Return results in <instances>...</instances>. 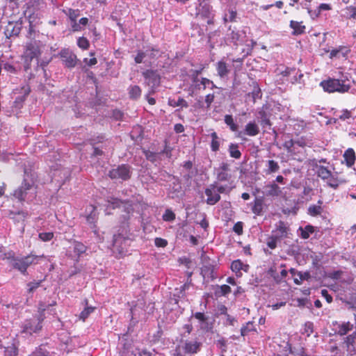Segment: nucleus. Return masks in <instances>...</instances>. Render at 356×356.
I'll list each match as a JSON object with an SVG mask.
<instances>
[{
  "instance_id": "f257e3e1",
  "label": "nucleus",
  "mask_w": 356,
  "mask_h": 356,
  "mask_svg": "<svg viewBox=\"0 0 356 356\" xmlns=\"http://www.w3.org/2000/svg\"><path fill=\"white\" fill-rule=\"evenodd\" d=\"M29 29L27 38L31 39L30 42H27L25 52V62L28 60H32L33 58H38L40 54V41L37 38L39 37V31L36 29L40 24V18L35 15H30L29 17Z\"/></svg>"
},
{
  "instance_id": "f03ea898",
  "label": "nucleus",
  "mask_w": 356,
  "mask_h": 356,
  "mask_svg": "<svg viewBox=\"0 0 356 356\" xmlns=\"http://www.w3.org/2000/svg\"><path fill=\"white\" fill-rule=\"evenodd\" d=\"M320 86L323 90L327 92H348L352 86V81L346 76H342L340 79H328L322 81Z\"/></svg>"
},
{
  "instance_id": "7ed1b4c3",
  "label": "nucleus",
  "mask_w": 356,
  "mask_h": 356,
  "mask_svg": "<svg viewBox=\"0 0 356 356\" xmlns=\"http://www.w3.org/2000/svg\"><path fill=\"white\" fill-rule=\"evenodd\" d=\"M22 29V23L19 22H17L15 23L10 22L6 29L3 33L0 32V35H4L5 37H2L0 40V47L2 45H5L8 42V39L10 38H15L18 37L21 33Z\"/></svg>"
},
{
  "instance_id": "20e7f679",
  "label": "nucleus",
  "mask_w": 356,
  "mask_h": 356,
  "mask_svg": "<svg viewBox=\"0 0 356 356\" xmlns=\"http://www.w3.org/2000/svg\"><path fill=\"white\" fill-rule=\"evenodd\" d=\"M12 207L9 209V216L11 218H15L16 215H20L22 208V187H19L13 193L10 197Z\"/></svg>"
},
{
  "instance_id": "39448f33",
  "label": "nucleus",
  "mask_w": 356,
  "mask_h": 356,
  "mask_svg": "<svg viewBox=\"0 0 356 356\" xmlns=\"http://www.w3.org/2000/svg\"><path fill=\"white\" fill-rule=\"evenodd\" d=\"M159 50L155 49H147L145 51L140 50L134 58L136 63H144L147 66H150L152 61L158 56Z\"/></svg>"
},
{
  "instance_id": "423d86ee",
  "label": "nucleus",
  "mask_w": 356,
  "mask_h": 356,
  "mask_svg": "<svg viewBox=\"0 0 356 356\" xmlns=\"http://www.w3.org/2000/svg\"><path fill=\"white\" fill-rule=\"evenodd\" d=\"M131 167L129 165L122 164L111 169L108 172V176L112 179L127 180L131 176Z\"/></svg>"
},
{
  "instance_id": "0eeeda50",
  "label": "nucleus",
  "mask_w": 356,
  "mask_h": 356,
  "mask_svg": "<svg viewBox=\"0 0 356 356\" xmlns=\"http://www.w3.org/2000/svg\"><path fill=\"white\" fill-rule=\"evenodd\" d=\"M129 238H126L121 234L113 236V252L118 254L117 257H123L126 252L128 244Z\"/></svg>"
},
{
  "instance_id": "6e6552de",
  "label": "nucleus",
  "mask_w": 356,
  "mask_h": 356,
  "mask_svg": "<svg viewBox=\"0 0 356 356\" xmlns=\"http://www.w3.org/2000/svg\"><path fill=\"white\" fill-rule=\"evenodd\" d=\"M246 31L245 30H234L229 28L227 33V40L236 45L246 42Z\"/></svg>"
},
{
  "instance_id": "1a4fd4ad",
  "label": "nucleus",
  "mask_w": 356,
  "mask_h": 356,
  "mask_svg": "<svg viewBox=\"0 0 356 356\" xmlns=\"http://www.w3.org/2000/svg\"><path fill=\"white\" fill-rule=\"evenodd\" d=\"M207 196L206 203L209 205H215L220 200V195L217 191V182L210 184L204 191Z\"/></svg>"
},
{
  "instance_id": "9d476101",
  "label": "nucleus",
  "mask_w": 356,
  "mask_h": 356,
  "mask_svg": "<svg viewBox=\"0 0 356 356\" xmlns=\"http://www.w3.org/2000/svg\"><path fill=\"white\" fill-rule=\"evenodd\" d=\"M0 257H1L2 260H6L11 268L22 271V261L15 257L14 252L10 251L6 253H1Z\"/></svg>"
},
{
  "instance_id": "9b49d317",
  "label": "nucleus",
  "mask_w": 356,
  "mask_h": 356,
  "mask_svg": "<svg viewBox=\"0 0 356 356\" xmlns=\"http://www.w3.org/2000/svg\"><path fill=\"white\" fill-rule=\"evenodd\" d=\"M60 57L64 65L68 67L72 68L75 67L77 63L76 56L70 49H64L60 52Z\"/></svg>"
},
{
  "instance_id": "f8f14e48",
  "label": "nucleus",
  "mask_w": 356,
  "mask_h": 356,
  "mask_svg": "<svg viewBox=\"0 0 356 356\" xmlns=\"http://www.w3.org/2000/svg\"><path fill=\"white\" fill-rule=\"evenodd\" d=\"M202 347V343L196 339L186 340L181 346L182 350L186 354H196Z\"/></svg>"
},
{
  "instance_id": "ddd939ff",
  "label": "nucleus",
  "mask_w": 356,
  "mask_h": 356,
  "mask_svg": "<svg viewBox=\"0 0 356 356\" xmlns=\"http://www.w3.org/2000/svg\"><path fill=\"white\" fill-rule=\"evenodd\" d=\"M69 249L67 255L72 258H76V260L78 261V258L86 252L87 248L82 243L74 241Z\"/></svg>"
},
{
  "instance_id": "4468645a",
  "label": "nucleus",
  "mask_w": 356,
  "mask_h": 356,
  "mask_svg": "<svg viewBox=\"0 0 356 356\" xmlns=\"http://www.w3.org/2000/svg\"><path fill=\"white\" fill-rule=\"evenodd\" d=\"M215 65L217 75L221 79H227L229 74L231 72V65L227 63L224 58L218 61Z\"/></svg>"
},
{
  "instance_id": "2eb2a0df",
  "label": "nucleus",
  "mask_w": 356,
  "mask_h": 356,
  "mask_svg": "<svg viewBox=\"0 0 356 356\" xmlns=\"http://www.w3.org/2000/svg\"><path fill=\"white\" fill-rule=\"evenodd\" d=\"M145 79V83L150 87L152 92H154V88L159 85L160 79L156 73L152 71L147 70L143 73Z\"/></svg>"
},
{
  "instance_id": "dca6fc26",
  "label": "nucleus",
  "mask_w": 356,
  "mask_h": 356,
  "mask_svg": "<svg viewBox=\"0 0 356 356\" xmlns=\"http://www.w3.org/2000/svg\"><path fill=\"white\" fill-rule=\"evenodd\" d=\"M196 7V15L203 17H210L212 15V10L207 1H200Z\"/></svg>"
},
{
  "instance_id": "f3484780",
  "label": "nucleus",
  "mask_w": 356,
  "mask_h": 356,
  "mask_svg": "<svg viewBox=\"0 0 356 356\" xmlns=\"http://www.w3.org/2000/svg\"><path fill=\"white\" fill-rule=\"evenodd\" d=\"M346 350L350 353H356V331L344 338Z\"/></svg>"
},
{
  "instance_id": "a211bd4d",
  "label": "nucleus",
  "mask_w": 356,
  "mask_h": 356,
  "mask_svg": "<svg viewBox=\"0 0 356 356\" xmlns=\"http://www.w3.org/2000/svg\"><path fill=\"white\" fill-rule=\"evenodd\" d=\"M259 133V127L257 123L254 121L249 122L245 127L243 134L249 136H255ZM243 132L239 134V136H241Z\"/></svg>"
},
{
  "instance_id": "6ab92c4d",
  "label": "nucleus",
  "mask_w": 356,
  "mask_h": 356,
  "mask_svg": "<svg viewBox=\"0 0 356 356\" xmlns=\"http://www.w3.org/2000/svg\"><path fill=\"white\" fill-rule=\"evenodd\" d=\"M36 176L34 172H24V190L30 189L35 181Z\"/></svg>"
},
{
  "instance_id": "aec40b11",
  "label": "nucleus",
  "mask_w": 356,
  "mask_h": 356,
  "mask_svg": "<svg viewBox=\"0 0 356 356\" xmlns=\"http://www.w3.org/2000/svg\"><path fill=\"white\" fill-rule=\"evenodd\" d=\"M288 232V227L284 222L280 220L276 224V228L273 230L272 234H275L279 238L286 236Z\"/></svg>"
},
{
  "instance_id": "412c9836",
  "label": "nucleus",
  "mask_w": 356,
  "mask_h": 356,
  "mask_svg": "<svg viewBox=\"0 0 356 356\" xmlns=\"http://www.w3.org/2000/svg\"><path fill=\"white\" fill-rule=\"evenodd\" d=\"M198 81L197 77H195L193 79V83H195V88L197 89H200V86H203V89H205L207 87L210 88L211 89L217 88V86L214 84V83L207 78H202L200 81V83H197Z\"/></svg>"
},
{
  "instance_id": "4be33fe9",
  "label": "nucleus",
  "mask_w": 356,
  "mask_h": 356,
  "mask_svg": "<svg viewBox=\"0 0 356 356\" xmlns=\"http://www.w3.org/2000/svg\"><path fill=\"white\" fill-rule=\"evenodd\" d=\"M290 27L293 29L292 34L294 35L302 34L305 31V26L302 24V22L291 20Z\"/></svg>"
},
{
  "instance_id": "5701e85b",
  "label": "nucleus",
  "mask_w": 356,
  "mask_h": 356,
  "mask_svg": "<svg viewBox=\"0 0 356 356\" xmlns=\"http://www.w3.org/2000/svg\"><path fill=\"white\" fill-rule=\"evenodd\" d=\"M231 269L237 276H240L241 274V270H243L247 272L248 270V266L243 264L239 259H238L232 263Z\"/></svg>"
},
{
  "instance_id": "b1692460",
  "label": "nucleus",
  "mask_w": 356,
  "mask_h": 356,
  "mask_svg": "<svg viewBox=\"0 0 356 356\" xmlns=\"http://www.w3.org/2000/svg\"><path fill=\"white\" fill-rule=\"evenodd\" d=\"M317 175L323 180L330 178L332 172L327 168L323 165H316Z\"/></svg>"
},
{
  "instance_id": "393cba45",
  "label": "nucleus",
  "mask_w": 356,
  "mask_h": 356,
  "mask_svg": "<svg viewBox=\"0 0 356 356\" xmlns=\"http://www.w3.org/2000/svg\"><path fill=\"white\" fill-rule=\"evenodd\" d=\"M353 329V325L350 322H343L342 323L338 324V334L341 336L346 335L348 332Z\"/></svg>"
},
{
  "instance_id": "a878e982",
  "label": "nucleus",
  "mask_w": 356,
  "mask_h": 356,
  "mask_svg": "<svg viewBox=\"0 0 356 356\" xmlns=\"http://www.w3.org/2000/svg\"><path fill=\"white\" fill-rule=\"evenodd\" d=\"M344 160L348 167H351L355 162V152L352 148H349L345 151L343 154Z\"/></svg>"
},
{
  "instance_id": "bb28decb",
  "label": "nucleus",
  "mask_w": 356,
  "mask_h": 356,
  "mask_svg": "<svg viewBox=\"0 0 356 356\" xmlns=\"http://www.w3.org/2000/svg\"><path fill=\"white\" fill-rule=\"evenodd\" d=\"M314 232V227L312 225H307L305 227H300L298 229V232H300V236L307 239L310 236V234Z\"/></svg>"
},
{
  "instance_id": "cd10ccee",
  "label": "nucleus",
  "mask_w": 356,
  "mask_h": 356,
  "mask_svg": "<svg viewBox=\"0 0 356 356\" xmlns=\"http://www.w3.org/2000/svg\"><path fill=\"white\" fill-rule=\"evenodd\" d=\"M228 151L231 157L238 159L241 156V153L238 149V145L236 143H231L229 145Z\"/></svg>"
},
{
  "instance_id": "c85d7f7f",
  "label": "nucleus",
  "mask_w": 356,
  "mask_h": 356,
  "mask_svg": "<svg viewBox=\"0 0 356 356\" xmlns=\"http://www.w3.org/2000/svg\"><path fill=\"white\" fill-rule=\"evenodd\" d=\"M95 208L92 207V211L89 215L86 217L87 222L90 225V227L92 229H95V222L97 220V215L95 211ZM95 234H97V232L96 229H94Z\"/></svg>"
},
{
  "instance_id": "c756f323",
  "label": "nucleus",
  "mask_w": 356,
  "mask_h": 356,
  "mask_svg": "<svg viewBox=\"0 0 356 356\" xmlns=\"http://www.w3.org/2000/svg\"><path fill=\"white\" fill-rule=\"evenodd\" d=\"M266 167V174L275 173L280 170V165L278 163L274 160H268L267 161Z\"/></svg>"
},
{
  "instance_id": "7c9ffc66",
  "label": "nucleus",
  "mask_w": 356,
  "mask_h": 356,
  "mask_svg": "<svg viewBox=\"0 0 356 356\" xmlns=\"http://www.w3.org/2000/svg\"><path fill=\"white\" fill-rule=\"evenodd\" d=\"M263 204L264 202L262 199L256 198L252 208V212L257 216L261 215L263 211Z\"/></svg>"
},
{
  "instance_id": "2f4dec72",
  "label": "nucleus",
  "mask_w": 356,
  "mask_h": 356,
  "mask_svg": "<svg viewBox=\"0 0 356 356\" xmlns=\"http://www.w3.org/2000/svg\"><path fill=\"white\" fill-rule=\"evenodd\" d=\"M130 98L134 99H138L141 95V89L138 86H130L128 88Z\"/></svg>"
},
{
  "instance_id": "473e14b6",
  "label": "nucleus",
  "mask_w": 356,
  "mask_h": 356,
  "mask_svg": "<svg viewBox=\"0 0 356 356\" xmlns=\"http://www.w3.org/2000/svg\"><path fill=\"white\" fill-rule=\"evenodd\" d=\"M168 104L172 107L180 106L181 108H188V102L183 98L179 97L177 100L169 99Z\"/></svg>"
},
{
  "instance_id": "72a5a7b5",
  "label": "nucleus",
  "mask_w": 356,
  "mask_h": 356,
  "mask_svg": "<svg viewBox=\"0 0 356 356\" xmlns=\"http://www.w3.org/2000/svg\"><path fill=\"white\" fill-rule=\"evenodd\" d=\"M259 115L260 118L259 122L263 128L268 127L270 129L271 122L266 112L264 111H259Z\"/></svg>"
},
{
  "instance_id": "f704fd0d",
  "label": "nucleus",
  "mask_w": 356,
  "mask_h": 356,
  "mask_svg": "<svg viewBox=\"0 0 356 356\" xmlns=\"http://www.w3.org/2000/svg\"><path fill=\"white\" fill-rule=\"evenodd\" d=\"M41 281H33L27 284V299L32 298L33 292L40 286Z\"/></svg>"
},
{
  "instance_id": "c9c22d12",
  "label": "nucleus",
  "mask_w": 356,
  "mask_h": 356,
  "mask_svg": "<svg viewBox=\"0 0 356 356\" xmlns=\"http://www.w3.org/2000/svg\"><path fill=\"white\" fill-rule=\"evenodd\" d=\"M224 121L225 123L229 127L231 131H236L238 130V125L235 123L232 115H225Z\"/></svg>"
},
{
  "instance_id": "e433bc0d",
  "label": "nucleus",
  "mask_w": 356,
  "mask_h": 356,
  "mask_svg": "<svg viewBox=\"0 0 356 356\" xmlns=\"http://www.w3.org/2000/svg\"><path fill=\"white\" fill-rule=\"evenodd\" d=\"M268 191L266 194L271 196H277L280 194V188L275 183L270 184L267 186Z\"/></svg>"
},
{
  "instance_id": "4c0bfd02",
  "label": "nucleus",
  "mask_w": 356,
  "mask_h": 356,
  "mask_svg": "<svg viewBox=\"0 0 356 356\" xmlns=\"http://www.w3.org/2000/svg\"><path fill=\"white\" fill-rule=\"evenodd\" d=\"M39 258V257L32 254L24 257V272L29 265L38 263Z\"/></svg>"
},
{
  "instance_id": "58836bf2",
  "label": "nucleus",
  "mask_w": 356,
  "mask_h": 356,
  "mask_svg": "<svg viewBox=\"0 0 356 356\" xmlns=\"http://www.w3.org/2000/svg\"><path fill=\"white\" fill-rule=\"evenodd\" d=\"M323 211V208L320 205L312 204L308 208V214L312 216H317L321 215Z\"/></svg>"
},
{
  "instance_id": "ea45409f",
  "label": "nucleus",
  "mask_w": 356,
  "mask_h": 356,
  "mask_svg": "<svg viewBox=\"0 0 356 356\" xmlns=\"http://www.w3.org/2000/svg\"><path fill=\"white\" fill-rule=\"evenodd\" d=\"M277 236L272 234L271 236H268L266 239V245L268 248L273 250L277 247V243L280 240Z\"/></svg>"
},
{
  "instance_id": "a19ab883",
  "label": "nucleus",
  "mask_w": 356,
  "mask_h": 356,
  "mask_svg": "<svg viewBox=\"0 0 356 356\" xmlns=\"http://www.w3.org/2000/svg\"><path fill=\"white\" fill-rule=\"evenodd\" d=\"M211 148L212 151L216 152L219 149L220 143L218 141V137L216 132H212L211 134Z\"/></svg>"
},
{
  "instance_id": "79ce46f5",
  "label": "nucleus",
  "mask_w": 356,
  "mask_h": 356,
  "mask_svg": "<svg viewBox=\"0 0 356 356\" xmlns=\"http://www.w3.org/2000/svg\"><path fill=\"white\" fill-rule=\"evenodd\" d=\"M254 330V326L252 322H248L241 329V334L243 337L246 336L249 332Z\"/></svg>"
},
{
  "instance_id": "37998d69",
  "label": "nucleus",
  "mask_w": 356,
  "mask_h": 356,
  "mask_svg": "<svg viewBox=\"0 0 356 356\" xmlns=\"http://www.w3.org/2000/svg\"><path fill=\"white\" fill-rule=\"evenodd\" d=\"M236 17V10L233 8H229L227 12L225 13L223 19L225 22H233Z\"/></svg>"
},
{
  "instance_id": "c03bdc74",
  "label": "nucleus",
  "mask_w": 356,
  "mask_h": 356,
  "mask_svg": "<svg viewBox=\"0 0 356 356\" xmlns=\"http://www.w3.org/2000/svg\"><path fill=\"white\" fill-rule=\"evenodd\" d=\"M343 50V54H348L350 50L346 47H339V48L334 49L330 51V58H340V51Z\"/></svg>"
},
{
  "instance_id": "a18cd8bd",
  "label": "nucleus",
  "mask_w": 356,
  "mask_h": 356,
  "mask_svg": "<svg viewBox=\"0 0 356 356\" xmlns=\"http://www.w3.org/2000/svg\"><path fill=\"white\" fill-rule=\"evenodd\" d=\"M325 181L329 186L334 189L337 188L339 185V181L332 174L330 175V178H327Z\"/></svg>"
},
{
  "instance_id": "49530a36",
  "label": "nucleus",
  "mask_w": 356,
  "mask_h": 356,
  "mask_svg": "<svg viewBox=\"0 0 356 356\" xmlns=\"http://www.w3.org/2000/svg\"><path fill=\"white\" fill-rule=\"evenodd\" d=\"M5 355L4 356H17V348L14 344L9 346L5 349Z\"/></svg>"
},
{
  "instance_id": "de8ad7c7",
  "label": "nucleus",
  "mask_w": 356,
  "mask_h": 356,
  "mask_svg": "<svg viewBox=\"0 0 356 356\" xmlns=\"http://www.w3.org/2000/svg\"><path fill=\"white\" fill-rule=\"evenodd\" d=\"M95 307H86L84 308V309L81 312L80 314V318L83 321H85L89 315L93 312L95 310Z\"/></svg>"
},
{
  "instance_id": "09e8293b",
  "label": "nucleus",
  "mask_w": 356,
  "mask_h": 356,
  "mask_svg": "<svg viewBox=\"0 0 356 356\" xmlns=\"http://www.w3.org/2000/svg\"><path fill=\"white\" fill-rule=\"evenodd\" d=\"M144 155L145 156L146 159L154 163L156 161L158 158V154L155 152H151L149 150H143Z\"/></svg>"
},
{
  "instance_id": "8fccbe9b",
  "label": "nucleus",
  "mask_w": 356,
  "mask_h": 356,
  "mask_svg": "<svg viewBox=\"0 0 356 356\" xmlns=\"http://www.w3.org/2000/svg\"><path fill=\"white\" fill-rule=\"evenodd\" d=\"M343 11V15L347 18H355L356 17L355 7H348Z\"/></svg>"
},
{
  "instance_id": "3c124183",
  "label": "nucleus",
  "mask_w": 356,
  "mask_h": 356,
  "mask_svg": "<svg viewBox=\"0 0 356 356\" xmlns=\"http://www.w3.org/2000/svg\"><path fill=\"white\" fill-rule=\"evenodd\" d=\"M216 178L220 181H225L231 178V175L228 172L217 171Z\"/></svg>"
},
{
  "instance_id": "603ef678",
  "label": "nucleus",
  "mask_w": 356,
  "mask_h": 356,
  "mask_svg": "<svg viewBox=\"0 0 356 356\" xmlns=\"http://www.w3.org/2000/svg\"><path fill=\"white\" fill-rule=\"evenodd\" d=\"M284 147L288 151L289 153H293L295 152L296 144L295 140H289L286 141L284 144Z\"/></svg>"
},
{
  "instance_id": "864d4df0",
  "label": "nucleus",
  "mask_w": 356,
  "mask_h": 356,
  "mask_svg": "<svg viewBox=\"0 0 356 356\" xmlns=\"http://www.w3.org/2000/svg\"><path fill=\"white\" fill-rule=\"evenodd\" d=\"M67 15L69 16L72 22H75L76 21V19L79 16L80 13L79 10H73L69 8Z\"/></svg>"
},
{
  "instance_id": "5fc2aeb1",
  "label": "nucleus",
  "mask_w": 356,
  "mask_h": 356,
  "mask_svg": "<svg viewBox=\"0 0 356 356\" xmlns=\"http://www.w3.org/2000/svg\"><path fill=\"white\" fill-rule=\"evenodd\" d=\"M296 146L304 147L305 146L310 147L312 145V142L310 140H306L304 138H298V140H295Z\"/></svg>"
},
{
  "instance_id": "6e6d98bb",
  "label": "nucleus",
  "mask_w": 356,
  "mask_h": 356,
  "mask_svg": "<svg viewBox=\"0 0 356 356\" xmlns=\"http://www.w3.org/2000/svg\"><path fill=\"white\" fill-rule=\"evenodd\" d=\"M77 45L83 49H87L89 47V42L86 38L81 37L77 40Z\"/></svg>"
},
{
  "instance_id": "4d7b16f0",
  "label": "nucleus",
  "mask_w": 356,
  "mask_h": 356,
  "mask_svg": "<svg viewBox=\"0 0 356 356\" xmlns=\"http://www.w3.org/2000/svg\"><path fill=\"white\" fill-rule=\"evenodd\" d=\"M165 221H172L175 218V214L170 209H167L163 216Z\"/></svg>"
},
{
  "instance_id": "13d9d810",
  "label": "nucleus",
  "mask_w": 356,
  "mask_h": 356,
  "mask_svg": "<svg viewBox=\"0 0 356 356\" xmlns=\"http://www.w3.org/2000/svg\"><path fill=\"white\" fill-rule=\"evenodd\" d=\"M339 120L345 121L351 118V113L347 109L343 110L341 111L340 114L338 115Z\"/></svg>"
},
{
  "instance_id": "bf43d9fd",
  "label": "nucleus",
  "mask_w": 356,
  "mask_h": 356,
  "mask_svg": "<svg viewBox=\"0 0 356 356\" xmlns=\"http://www.w3.org/2000/svg\"><path fill=\"white\" fill-rule=\"evenodd\" d=\"M54 236L52 232H42L39 234V238L43 241H49Z\"/></svg>"
},
{
  "instance_id": "052dcab7",
  "label": "nucleus",
  "mask_w": 356,
  "mask_h": 356,
  "mask_svg": "<svg viewBox=\"0 0 356 356\" xmlns=\"http://www.w3.org/2000/svg\"><path fill=\"white\" fill-rule=\"evenodd\" d=\"M233 231L240 235L243 233V222H237L233 227Z\"/></svg>"
},
{
  "instance_id": "680f3d73",
  "label": "nucleus",
  "mask_w": 356,
  "mask_h": 356,
  "mask_svg": "<svg viewBox=\"0 0 356 356\" xmlns=\"http://www.w3.org/2000/svg\"><path fill=\"white\" fill-rule=\"evenodd\" d=\"M154 243L157 247L164 248L167 245L168 242L165 239L161 238H156L154 240Z\"/></svg>"
},
{
  "instance_id": "e2e57ef3",
  "label": "nucleus",
  "mask_w": 356,
  "mask_h": 356,
  "mask_svg": "<svg viewBox=\"0 0 356 356\" xmlns=\"http://www.w3.org/2000/svg\"><path fill=\"white\" fill-rule=\"evenodd\" d=\"M30 323L26 322V324L24 325V332H29L30 333L31 332H35L37 330L40 329L38 327V325H36L34 328H33L31 325L29 326Z\"/></svg>"
},
{
  "instance_id": "0e129e2a",
  "label": "nucleus",
  "mask_w": 356,
  "mask_h": 356,
  "mask_svg": "<svg viewBox=\"0 0 356 356\" xmlns=\"http://www.w3.org/2000/svg\"><path fill=\"white\" fill-rule=\"evenodd\" d=\"M215 95L214 94H208L205 97V103L207 104V108H209L211 104L214 101Z\"/></svg>"
},
{
  "instance_id": "69168bd1",
  "label": "nucleus",
  "mask_w": 356,
  "mask_h": 356,
  "mask_svg": "<svg viewBox=\"0 0 356 356\" xmlns=\"http://www.w3.org/2000/svg\"><path fill=\"white\" fill-rule=\"evenodd\" d=\"M108 203L109 206H111L114 209L120 206L121 201L117 198L111 197L110 200H108Z\"/></svg>"
},
{
  "instance_id": "338daca9",
  "label": "nucleus",
  "mask_w": 356,
  "mask_h": 356,
  "mask_svg": "<svg viewBox=\"0 0 356 356\" xmlns=\"http://www.w3.org/2000/svg\"><path fill=\"white\" fill-rule=\"evenodd\" d=\"M231 191V188H228L227 186H223V185H220V186H218L217 184V191L218 193H219V195H220V193H229V191Z\"/></svg>"
},
{
  "instance_id": "774afa93",
  "label": "nucleus",
  "mask_w": 356,
  "mask_h": 356,
  "mask_svg": "<svg viewBox=\"0 0 356 356\" xmlns=\"http://www.w3.org/2000/svg\"><path fill=\"white\" fill-rule=\"evenodd\" d=\"M136 352L137 353L134 354V356H151V353L145 350H140L137 349Z\"/></svg>"
}]
</instances>
